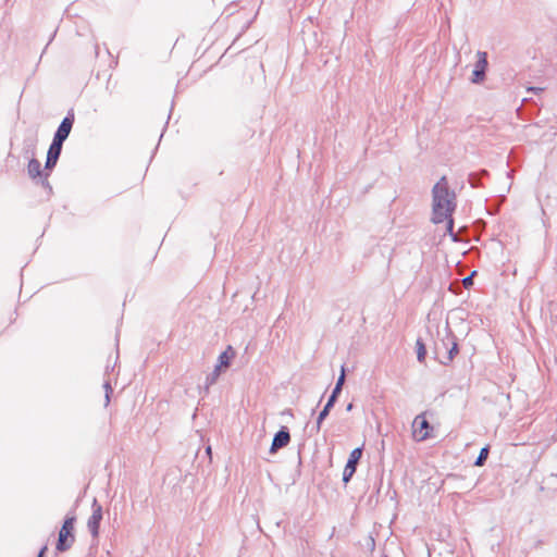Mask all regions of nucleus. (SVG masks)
I'll return each mask as SVG.
<instances>
[{
	"mask_svg": "<svg viewBox=\"0 0 557 557\" xmlns=\"http://www.w3.org/2000/svg\"><path fill=\"white\" fill-rule=\"evenodd\" d=\"M417 359L420 363H424L426 357V347L421 338L416 342Z\"/></svg>",
	"mask_w": 557,
	"mask_h": 557,
	"instance_id": "17",
	"label": "nucleus"
},
{
	"mask_svg": "<svg viewBox=\"0 0 557 557\" xmlns=\"http://www.w3.org/2000/svg\"><path fill=\"white\" fill-rule=\"evenodd\" d=\"M488 176V172L486 170H481L478 173H470L468 177V182L473 188L481 187V178Z\"/></svg>",
	"mask_w": 557,
	"mask_h": 557,
	"instance_id": "16",
	"label": "nucleus"
},
{
	"mask_svg": "<svg viewBox=\"0 0 557 557\" xmlns=\"http://www.w3.org/2000/svg\"><path fill=\"white\" fill-rule=\"evenodd\" d=\"M49 175H50V172L45 171V175L41 178H39V181L41 183V186L44 188L48 189L49 193L51 194L52 193V187H51V185H50V183L48 181Z\"/></svg>",
	"mask_w": 557,
	"mask_h": 557,
	"instance_id": "21",
	"label": "nucleus"
},
{
	"mask_svg": "<svg viewBox=\"0 0 557 557\" xmlns=\"http://www.w3.org/2000/svg\"><path fill=\"white\" fill-rule=\"evenodd\" d=\"M103 388H104V392H106V393H104V400H106L104 405H106V406H108V405H109V403H110V396H111V394L113 393V388H112V386H111L110 381H106V382L103 383Z\"/></svg>",
	"mask_w": 557,
	"mask_h": 557,
	"instance_id": "19",
	"label": "nucleus"
},
{
	"mask_svg": "<svg viewBox=\"0 0 557 557\" xmlns=\"http://www.w3.org/2000/svg\"><path fill=\"white\" fill-rule=\"evenodd\" d=\"M27 173L32 180H39L45 175L41 170V164L36 158H32L27 165Z\"/></svg>",
	"mask_w": 557,
	"mask_h": 557,
	"instance_id": "12",
	"label": "nucleus"
},
{
	"mask_svg": "<svg viewBox=\"0 0 557 557\" xmlns=\"http://www.w3.org/2000/svg\"><path fill=\"white\" fill-rule=\"evenodd\" d=\"M344 382H345V370H344V368H342V374L339 375V377L335 384V387L333 388V392L341 394Z\"/></svg>",
	"mask_w": 557,
	"mask_h": 557,
	"instance_id": "20",
	"label": "nucleus"
},
{
	"mask_svg": "<svg viewBox=\"0 0 557 557\" xmlns=\"http://www.w3.org/2000/svg\"><path fill=\"white\" fill-rule=\"evenodd\" d=\"M62 146L57 143H51L47 152V159L45 163V171L51 172L54 166L57 165V162L61 156L62 152Z\"/></svg>",
	"mask_w": 557,
	"mask_h": 557,
	"instance_id": "9",
	"label": "nucleus"
},
{
	"mask_svg": "<svg viewBox=\"0 0 557 557\" xmlns=\"http://www.w3.org/2000/svg\"><path fill=\"white\" fill-rule=\"evenodd\" d=\"M91 509L92 513L87 521V528L91 536L96 539L99 535L100 522L102 520V506L97 502V499H94Z\"/></svg>",
	"mask_w": 557,
	"mask_h": 557,
	"instance_id": "6",
	"label": "nucleus"
},
{
	"mask_svg": "<svg viewBox=\"0 0 557 557\" xmlns=\"http://www.w3.org/2000/svg\"><path fill=\"white\" fill-rule=\"evenodd\" d=\"M448 344H449V348L447 350L445 359H440V362L445 366H447L449 362H451L453 359L455 358V356L459 352L456 336H454L453 342H448Z\"/></svg>",
	"mask_w": 557,
	"mask_h": 557,
	"instance_id": "14",
	"label": "nucleus"
},
{
	"mask_svg": "<svg viewBox=\"0 0 557 557\" xmlns=\"http://www.w3.org/2000/svg\"><path fill=\"white\" fill-rule=\"evenodd\" d=\"M446 220H447V227H446L447 232L451 235L453 239L456 240V236L453 233L454 220H453L451 215H449Z\"/></svg>",
	"mask_w": 557,
	"mask_h": 557,
	"instance_id": "22",
	"label": "nucleus"
},
{
	"mask_svg": "<svg viewBox=\"0 0 557 557\" xmlns=\"http://www.w3.org/2000/svg\"><path fill=\"white\" fill-rule=\"evenodd\" d=\"M488 454H490V446L486 445L484 446L481 450H480V454L476 458V460L474 461V466L475 467H482L485 465L486 462V459L488 457Z\"/></svg>",
	"mask_w": 557,
	"mask_h": 557,
	"instance_id": "18",
	"label": "nucleus"
},
{
	"mask_svg": "<svg viewBox=\"0 0 557 557\" xmlns=\"http://www.w3.org/2000/svg\"><path fill=\"white\" fill-rule=\"evenodd\" d=\"M352 408H354V404H352V403H349V404L347 405V407H346V410H347V411H351V410H352Z\"/></svg>",
	"mask_w": 557,
	"mask_h": 557,
	"instance_id": "26",
	"label": "nucleus"
},
{
	"mask_svg": "<svg viewBox=\"0 0 557 557\" xmlns=\"http://www.w3.org/2000/svg\"><path fill=\"white\" fill-rule=\"evenodd\" d=\"M433 218L436 224L444 222L456 208L455 193L450 191L445 176L433 186Z\"/></svg>",
	"mask_w": 557,
	"mask_h": 557,
	"instance_id": "1",
	"label": "nucleus"
},
{
	"mask_svg": "<svg viewBox=\"0 0 557 557\" xmlns=\"http://www.w3.org/2000/svg\"><path fill=\"white\" fill-rule=\"evenodd\" d=\"M206 451H207V454H211V447L210 446L207 447Z\"/></svg>",
	"mask_w": 557,
	"mask_h": 557,
	"instance_id": "27",
	"label": "nucleus"
},
{
	"mask_svg": "<svg viewBox=\"0 0 557 557\" xmlns=\"http://www.w3.org/2000/svg\"><path fill=\"white\" fill-rule=\"evenodd\" d=\"M338 395L339 394L332 391V394L330 395L324 408L320 411V413L317 418V425H315L317 432H319L321 430V425H322L323 421L326 419V417L329 416L331 409L334 407L335 403L337 401Z\"/></svg>",
	"mask_w": 557,
	"mask_h": 557,
	"instance_id": "11",
	"label": "nucleus"
},
{
	"mask_svg": "<svg viewBox=\"0 0 557 557\" xmlns=\"http://www.w3.org/2000/svg\"><path fill=\"white\" fill-rule=\"evenodd\" d=\"M290 442V433L287 426H282L275 434L270 447V454H275L278 449L286 447Z\"/></svg>",
	"mask_w": 557,
	"mask_h": 557,
	"instance_id": "8",
	"label": "nucleus"
},
{
	"mask_svg": "<svg viewBox=\"0 0 557 557\" xmlns=\"http://www.w3.org/2000/svg\"><path fill=\"white\" fill-rule=\"evenodd\" d=\"M76 522V517L73 513L66 515L63 524L59 531V536L57 541L55 548L60 553H64L69 550L74 542H75V534H74V524Z\"/></svg>",
	"mask_w": 557,
	"mask_h": 557,
	"instance_id": "2",
	"label": "nucleus"
},
{
	"mask_svg": "<svg viewBox=\"0 0 557 557\" xmlns=\"http://www.w3.org/2000/svg\"><path fill=\"white\" fill-rule=\"evenodd\" d=\"M235 357V350L232 346H228L218 358V366L219 368H228L231 364V360Z\"/></svg>",
	"mask_w": 557,
	"mask_h": 557,
	"instance_id": "13",
	"label": "nucleus"
},
{
	"mask_svg": "<svg viewBox=\"0 0 557 557\" xmlns=\"http://www.w3.org/2000/svg\"><path fill=\"white\" fill-rule=\"evenodd\" d=\"M454 336L455 335L451 333V331L448 327H446L445 336L435 343V355L438 358L443 357V359H445L447 350L449 348L448 342H453Z\"/></svg>",
	"mask_w": 557,
	"mask_h": 557,
	"instance_id": "10",
	"label": "nucleus"
},
{
	"mask_svg": "<svg viewBox=\"0 0 557 557\" xmlns=\"http://www.w3.org/2000/svg\"><path fill=\"white\" fill-rule=\"evenodd\" d=\"M47 549H48V547L46 545L42 546L41 549L39 550L37 557H45Z\"/></svg>",
	"mask_w": 557,
	"mask_h": 557,
	"instance_id": "25",
	"label": "nucleus"
},
{
	"mask_svg": "<svg viewBox=\"0 0 557 557\" xmlns=\"http://www.w3.org/2000/svg\"><path fill=\"white\" fill-rule=\"evenodd\" d=\"M221 370H222V368H219L218 366H215L213 371L207 375L206 383H205V393L206 394H208L210 386L216 383V381L221 374Z\"/></svg>",
	"mask_w": 557,
	"mask_h": 557,
	"instance_id": "15",
	"label": "nucleus"
},
{
	"mask_svg": "<svg viewBox=\"0 0 557 557\" xmlns=\"http://www.w3.org/2000/svg\"><path fill=\"white\" fill-rule=\"evenodd\" d=\"M474 274H475V272H473L471 275H469V276H467V277H465L462 280L463 286L466 288H469L470 286L473 285V278L472 277H473Z\"/></svg>",
	"mask_w": 557,
	"mask_h": 557,
	"instance_id": "23",
	"label": "nucleus"
},
{
	"mask_svg": "<svg viewBox=\"0 0 557 557\" xmlns=\"http://www.w3.org/2000/svg\"><path fill=\"white\" fill-rule=\"evenodd\" d=\"M476 62L474 64V70L472 71L471 82L473 84H480L485 79L486 70L488 66L487 53L485 51L476 52Z\"/></svg>",
	"mask_w": 557,
	"mask_h": 557,
	"instance_id": "4",
	"label": "nucleus"
},
{
	"mask_svg": "<svg viewBox=\"0 0 557 557\" xmlns=\"http://www.w3.org/2000/svg\"><path fill=\"white\" fill-rule=\"evenodd\" d=\"M412 429H413V437L418 442L425 441L430 436V431L432 430L431 424L425 419L424 414H418L413 422H412Z\"/></svg>",
	"mask_w": 557,
	"mask_h": 557,
	"instance_id": "5",
	"label": "nucleus"
},
{
	"mask_svg": "<svg viewBox=\"0 0 557 557\" xmlns=\"http://www.w3.org/2000/svg\"><path fill=\"white\" fill-rule=\"evenodd\" d=\"M74 121H75L74 110L71 109V110H69L67 114L65 115V117L61 121L60 125L58 126L52 141L63 145V143L67 139V137L72 131Z\"/></svg>",
	"mask_w": 557,
	"mask_h": 557,
	"instance_id": "3",
	"label": "nucleus"
},
{
	"mask_svg": "<svg viewBox=\"0 0 557 557\" xmlns=\"http://www.w3.org/2000/svg\"><path fill=\"white\" fill-rule=\"evenodd\" d=\"M544 89H545V88H543V87H529V88H528V92L539 94V92L544 91Z\"/></svg>",
	"mask_w": 557,
	"mask_h": 557,
	"instance_id": "24",
	"label": "nucleus"
},
{
	"mask_svg": "<svg viewBox=\"0 0 557 557\" xmlns=\"http://www.w3.org/2000/svg\"><path fill=\"white\" fill-rule=\"evenodd\" d=\"M362 451L363 450L361 447H357L350 453L347 463L345 466L344 472H343V482L345 484H347L351 480L352 475L355 474V472L357 470V466L362 457Z\"/></svg>",
	"mask_w": 557,
	"mask_h": 557,
	"instance_id": "7",
	"label": "nucleus"
}]
</instances>
